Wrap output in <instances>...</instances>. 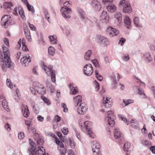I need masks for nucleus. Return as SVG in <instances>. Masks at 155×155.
<instances>
[{"label":"nucleus","mask_w":155,"mask_h":155,"mask_svg":"<svg viewBox=\"0 0 155 155\" xmlns=\"http://www.w3.org/2000/svg\"><path fill=\"white\" fill-rule=\"evenodd\" d=\"M2 48L4 57L3 61L1 62V66L3 70L6 71L7 68L11 69L13 68L14 64L11 60L10 52L8 48L4 46H3Z\"/></svg>","instance_id":"nucleus-1"},{"label":"nucleus","mask_w":155,"mask_h":155,"mask_svg":"<svg viewBox=\"0 0 155 155\" xmlns=\"http://www.w3.org/2000/svg\"><path fill=\"white\" fill-rule=\"evenodd\" d=\"M30 89L31 93L34 95L35 94L36 91L41 95H44L46 93L45 88L39 83H33L32 87H31Z\"/></svg>","instance_id":"nucleus-2"},{"label":"nucleus","mask_w":155,"mask_h":155,"mask_svg":"<svg viewBox=\"0 0 155 155\" xmlns=\"http://www.w3.org/2000/svg\"><path fill=\"white\" fill-rule=\"evenodd\" d=\"M43 64L42 66V68L48 75L51 76L52 81L55 83L56 81L55 71L53 69V66L49 65L48 67L45 65L43 63Z\"/></svg>","instance_id":"nucleus-3"},{"label":"nucleus","mask_w":155,"mask_h":155,"mask_svg":"<svg viewBox=\"0 0 155 155\" xmlns=\"http://www.w3.org/2000/svg\"><path fill=\"white\" fill-rule=\"evenodd\" d=\"M107 116L105 119V120L107 124L111 127H113L115 124L114 120L115 119V115L112 113L111 111L108 110L107 112Z\"/></svg>","instance_id":"nucleus-4"},{"label":"nucleus","mask_w":155,"mask_h":155,"mask_svg":"<svg viewBox=\"0 0 155 155\" xmlns=\"http://www.w3.org/2000/svg\"><path fill=\"white\" fill-rule=\"evenodd\" d=\"M92 150L94 155L99 154L100 150V145L97 141H93L91 144Z\"/></svg>","instance_id":"nucleus-5"},{"label":"nucleus","mask_w":155,"mask_h":155,"mask_svg":"<svg viewBox=\"0 0 155 155\" xmlns=\"http://www.w3.org/2000/svg\"><path fill=\"white\" fill-rule=\"evenodd\" d=\"M114 135L115 138L118 139V142L119 143L121 144L124 141L123 135L119 131V128L115 129Z\"/></svg>","instance_id":"nucleus-6"},{"label":"nucleus","mask_w":155,"mask_h":155,"mask_svg":"<svg viewBox=\"0 0 155 155\" xmlns=\"http://www.w3.org/2000/svg\"><path fill=\"white\" fill-rule=\"evenodd\" d=\"M83 71L85 75L87 76L91 75L93 72L92 65L90 64L85 65L83 67Z\"/></svg>","instance_id":"nucleus-7"},{"label":"nucleus","mask_w":155,"mask_h":155,"mask_svg":"<svg viewBox=\"0 0 155 155\" xmlns=\"http://www.w3.org/2000/svg\"><path fill=\"white\" fill-rule=\"evenodd\" d=\"M61 12L64 17L67 18H70V15L72 12L71 8L62 7L61 9Z\"/></svg>","instance_id":"nucleus-8"},{"label":"nucleus","mask_w":155,"mask_h":155,"mask_svg":"<svg viewBox=\"0 0 155 155\" xmlns=\"http://www.w3.org/2000/svg\"><path fill=\"white\" fill-rule=\"evenodd\" d=\"M87 109V106L85 103H81L78 108V113L79 114L83 115L86 113Z\"/></svg>","instance_id":"nucleus-9"},{"label":"nucleus","mask_w":155,"mask_h":155,"mask_svg":"<svg viewBox=\"0 0 155 155\" xmlns=\"http://www.w3.org/2000/svg\"><path fill=\"white\" fill-rule=\"evenodd\" d=\"M29 142L31 147L28 149L27 152L29 153L30 155H34L35 153V150L36 149V144L31 139L29 140Z\"/></svg>","instance_id":"nucleus-10"},{"label":"nucleus","mask_w":155,"mask_h":155,"mask_svg":"<svg viewBox=\"0 0 155 155\" xmlns=\"http://www.w3.org/2000/svg\"><path fill=\"white\" fill-rule=\"evenodd\" d=\"M78 11L80 15L81 16L82 21L85 23H87L90 22V21L86 17L85 12L81 8H78Z\"/></svg>","instance_id":"nucleus-11"},{"label":"nucleus","mask_w":155,"mask_h":155,"mask_svg":"<svg viewBox=\"0 0 155 155\" xmlns=\"http://www.w3.org/2000/svg\"><path fill=\"white\" fill-rule=\"evenodd\" d=\"M31 62L30 57L28 54H26L21 59V62L22 65L25 67L28 66Z\"/></svg>","instance_id":"nucleus-12"},{"label":"nucleus","mask_w":155,"mask_h":155,"mask_svg":"<svg viewBox=\"0 0 155 155\" xmlns=\"http://www.w3.org/2000/svg\"><path fill=\"white\" fill-rule=\"evenodd\" d=\"M91 5L94 10L97 12L99 11L101 8V4L97 0H94L91 2Z\"/></svg>","instance_id":"nucleus-13"},{"label":"nucleus","mask_w":155,"mask_h":155,"mask_svg":"<svg viewBox=\"0 0 155 155\" xmlns=\"http://www.w3.org/2000/svg\"><path fill=\"white\" fill-rule=\"evenodd\" d=\"M23 29L25 34L26 36V38L29 42L31 41L30 30L27 25L23 26Z\"/></svg>","instance_id":"nucleus-14"},{"label":"nucleus","mask_w":155,"mask_h":155,"mask_svg":"<svg viewBox=\"0 0 155 155\" xmlns=\"http://www.w3.org/2000/svg\"><path fill=\"white\" fill-rule=\"evenodd\" d=\"M92 125V122H90L89 121H85L84 123V128L87 131L88 134L89 135V136L92 137L91 135V133L90 128H91Z\"/></svg>","instance_id":"nucleus-15"},{"label":"nucleus","mask_w":155,"mask_h":155,"mask_svg":"<svg viewBox=\"0 0 155 155\" xmlns=\"http://www.w3.org/2000/svg\"><path fill=\"white\" fill-rule=\"evenodd\" d=\"M123 12L126 13H130L132 12V9L130 4L126 2L123 8Z\"/></svg>","instance_id":"nucleus-16"},{"label":"nucleus","mask_w":155,"mask_h":155,"mask_svg":"<svg viewBox=\"0 0 155 155\" xmlns=\"http://www.w3.org/2000/svg\"><path fill=\"white\" fill-rule=\"evenodd\" d=\"M98 39L99 41V42L100 44H102L104 46H107L108 44V41L107 38L103 36H100L98 38Z\"/></svg>","instance_id":"nucleus-17"},{"label":"nucleus","mask_w":155,"mask_h":155,"mask_svg":"<svg viewBox=\"0 0 155 155\" xmlns=\"http://www.w3.org/2000/svg\"><path fill=\"white\" fill-rule=\"evenodd\" d=\"M107 11L110 13H114L117 10V7L113 4H109L107 6Z\"/></svg>","instance_id":"nucleus-18"},{"label":"nucleus","mask_w":155,"mask_h":155,"mask_svg":"<svg viewBox=\"0 0 155 155\" xmlns=\"http://www.w3.org/2000/svg\"><path fill=\"white\" fill-rule=\"evenodd\" d=\"M130 146V143L127 142H126L124 145L123 150L127 152L126 154L127 155L129 154L131 151V150H129Z\"/></svg>","instance_id":"nucleus-19"},{"label":"nucleus","mask_w":155,"mask_h":155,"mask_svg":"<svg viewBox=\"0 0 155 155\" xmlns=\"http://www.w3.org/2000/svg\"><path fill=\"white\" fill-rule=\"evenodd\" d=\"M124 23L125 27L128 29L131 28V21L129 17L126 16L124 19Z\"/></svg>","instance_id":"nucleus-20"},{"label":"nucleus","mask_w":155,"mask_h":155,"mask_svg":"<svg viewBox=\"0 0 155 155\" xmlns=\"http://www.w3.org/2000/svg\"><path fill=\"white\" fill-rule=\"evenodd\" d=\"M108 31H110V34L112 36H116L119 33V31L110 27L108 28Z\"/></svg>","instance_id":"nucleus-21"},{"label":"nucleus","mask_w":155,"mask_h":155,"mask_svg":"<svg viewBox=\"0 0 155 155\" xmlns=\"http://www.w3.org/2000/svg\"><path fill=\"white\" fill-rule=\"evenodd\" d=\"M101 17L103 20H104V22L106 23L108 22L109 17L107 14L106 12L103 11L101 13Z\"/></svg>","instance_id":"nucleus-22"},{"label":"nucleus","mask_w":155,"mask_h":155,"mask_svg":"<svg viewBox=\"0 0 155 155\" xmlns=\"http://www.w3.org/2000/svg\"><path fill=\"white\" fill-rule=\"evenodd\" d=\"M22 1L25 4H26L27 7L29 11H31L32 12V14L34 13L35 9L34 7L32 5H29L28 2L27 0H22Z\"/></svg>","instance_id":"nucleus-23"},{"label":"nucleus","mask_w":155,"mask_h":155,"mask_svg":"<svg viewBox=\"0 0 155 155\" xmlns=\"http://www.w3.org/2000/svg\"><path fill=\"white\" fill-rule=\"evenodd\" d=\"M69 88H70L71 92L73 94H75L78 92V88L76 87H74L72 83H70L69 85Z\"/></svg>","instance_id":"nucleus-24"},{"label":"nucleus","mask_w":155,"mask_h":155,"mask_svg":"<svg viewBox=\"0 0 155 155\" xmlns=\"http://www.w3.org/2000/svg\"><path fill=\"white\" fill-rule=\"evenodd\" d=\"M109 98L106 97V100L104 101V105L106 108H107L110 107L112 104V102L109 101Z\"/></svg>","instance_id":"nucleus-25"},{"label":"nucleus","mask_w":155,"mask_h":155,"mask_svg":"<svg viewBox=\"0 0 155 155\" xmlns=\"http://www.w3.org/2000/svg\"><path fill=\"white\" fill-rule=\"evenodd\" d=\"M144 57L146 61L150 62L153 60L149 52L145 53L144 55Z\"/></svg>","instance_id":"nucleus-26"},{"label":"nucleus","mask_w":155,"mask_h":155,"mask_svg":"<svg viewBox=\"0 0 155 155\" xmlns=\"http://www.w3.org/2000/svg\"><path fill=\"white\" fill-rule=\"evenodd\" d=\"M49 38L51 43L55 45L57 44V38L56 36H54L52 35L49 36Z\"/></svg>","instance_id":"nucleus-27"},{"label":"nucleus","mask_w":155,"mask_h":155,"mask_svg":"<svg viewBox=\"0 0 155 155\" xmlns=\"http://www.w3.org/2000/svg\"><path fill=\"white\" fill-rule=\"evenodd\" d=\"M22 110L24 117H27L29 114V110L27 106H26L25 107H23Z\"/></svg>","instance_id":"nucleus-28"},{"label":"nucleus","mask_w":155,"mask_h":155,"mask_svg":"<svg viewBox=\"0 0 155 155\" xmlns=\"http://www.w3.org/2000/svg\"><path fill=\"white\" fill-rule=\"evenodd\" d=\"M19 13L20 15L21 18L22 19H25V15H24V12L23 9L21 6H19L18 8Z\"/></svg>","instance_id":"nucleus-29"},{"label":"nucleus","mask_w":155,"mask_h":155,"mask_svg":"<svg viewBox=\"0 0 155 155\" xmlns=\"http://www.w3.org/2000/svg\"><path fill=\"white\" fill-rule=\"evenodd\" d=\"M122 15L120 12H117L115 14L114 17L117 18L118 22L120 23L121 22Z\"/></svg>","instance_id":"nucleus-30"},{"label":"nucleus","mask_w":155,"mask_h":155,"mask_svg":"<svg viewBox=\"0 0 155 155\" xmlns=\"http://www.w3.org/2000/svg\"><path fill=\"white\" fill-rule=\"evenodd\" d=\"M2 105L3 108L7 111H9L8 105L7 102L5 99H4L2 101Z\"/></svg>","instance_id":"nucleus-31"},{"label":"nucleus","mask_w":155,"mask_h":155,"mask_svg":"<svg viewBox=\"0 0 155 155\" xmlns=\"http://www.w3.org/2000/svg\"><path fill=\"white\" fill-rule=\"evenodd\" d=\"M39 148V147H38V151L35 152V153L34 155H45L46 154L45 151V150L44 151L41 150V148Z\"/></svg>","instance_id":"nucleus-32"},{"label":"nucleus","mask_w":155,"mask_h":155,"mask_svg":"<svg viewBox=\"0 0 155 155\" xmlns=\"http://www.w3.org/2000/svg\"><path fill=\"white\" fill-rule=\"evenodd\" d=\"M12 5V4L11 2H5L4 4L3 7L5 9L10 11L12 9L11 7Z\"/></svg>","instance_id":"nucleus-33"},{"label":"nucleus","mask_w":155,"mask_h":155,"mask_svg":"<svg viewBox=\"0 0 155 155\" xmlns=\"http://www.w3.org/2000/svg\"><path fill=\"white\" fill-rule=\"evenodd\" d=\"M73 100L74 102L77 103V106L79 103L82 102V97L80 95H78L74 97Z\"/></svg>","instance_id":"nucleus-34"},{"label":"nucleus","mask_w":155,"mask_h":155,"mask_svg":"<svg viewBox=\"0 0 155 155\" xmlns=\"http://www.w3.org/2000/svg\"><path fill=\"white\" fill-rule=\"evenodd\" d=\"M134 23L136 26L138 27H142V25L139 23V18L138 17H135L134 18Z\"/></svg>","instance_id":"nucleus-35"},{"label":"nucleus","mask_w":155,"mask_h":155,"mask_svg":"<svg viewBox=\"0 0 155 155\" xmlns=\"http://www.w3.org/2000/svg\"><path fill=\"white\" fill-rule=\"evenodd\" d=\"M48 53L49 55L53 56L55 53V49L52 46H50L48 49Z\"/></svg>","instance_id":"nucleus-36"},{"label":"nucleus","mask_w":155,"mask_h":155,"mask_svg":"<svg viewBox=\"0 0 155 155\" xmlns=\"http://www.w3.org/2000/svg\"><path fill=\"white\" fill-rule=\"evenodd\" d=\"M91 53L92 51L91 50H90L86 52L84 55V58L86 60H90Z\"/></svg>","instance_id":"nucleus-37"},{"label":"nucleus","mask_w":155,"mask_h":155,"mask_svg":"<svg viewBox=\"0 0 155 155\" xmlns=\"http://www.w3.org/2000/svg\"><path fill=\"white\" fill-rule=\"evenodd\" d=\"M134 102V101L131 100H123V103H124L122 105L123 107H125L126 106L129 104L133 103Z\"/></svg>","instance_id":"nucleus-38"},{"label":"nucleus","mask_w":155,"mask_h":155,"mask_svg":"<svg viewBox=\"0 0 155 155\" xmlns=\"http://www.w3.org/2000/svg\"><path fill=\"white\" fill-rule=\"evenodd\" d=\"M111 79L113 81V84L114 85V87H113V89H114V88L116 87L117 83L116 81V76L114 74H113L111 76Z\"/></svg>","instance_id":"nucleus-39"},{"label":"nucleus","mask_w":155,"mask_h":155,"mask_svg":"<svg viewBox=\"0 0 155 155\" xmlns=\"http://www.w3.org/2000/svg\"><path fill=\"white\" fill-rule=\"evenodd\" d=\"M10 17L9 15H4L1 19V21H9Z\"/></svg>","instance_id":"nucleus-40"},{"label":"nucleus","mask_w":155,"mask_h":155,"mask_svg":"<svg viewBox=\"0 0 155 155\" xmlns=\"http://www.w3.org/2000/svg\"><path fill=\"white\" fill-rule=\"evenodd\" d=\"M11 22L9 21H1V24L2 26L5 28H7L9 25V23H10Z\"/></svg>","instance_id":"nucleus-41"},{"label":"nucleus","mask_w":155,"mask_h":155,"mask_svg":"<svg viewBox=\"0 0 155 155\" xmlns=\"http://www.w3.org/2000/svg\"><path fill=\"white\" fill-rule=\"evenodd\" d=\"M41 99L43 100L44 102L49 105L51 104L49 100L47 98L45 97L41 96Z\"/></svg>","instance_id":"nucleus-42"},{"label":"nucleus","mask_w":155,"mask_h":155,"mask_svg":"<svg viewBox=\"0 0 155 155\" xmlns=\"http://www.w3.org/2000/svg\"><path fill=\"white\" fill-rule=\"evenodd\" d=\"M138 92L139 94L141 95H143L144 96L143 97H144V98H146L147 97L146 95L144 93V91L142 89L138 88Z\"/></svg>","instance_id":"nucleus-43"},{"label":"nucleus","mask_w":155,"mask_h":155,"mask_svg":"<svg viewBox=\"0 0 155 155\" xmlns=\"http://www.w3.org/2000/svg\"><path fill=\"white\" fill-rule=\"evenodd\" d=\"M69 2H71L70 1H69L64 2V8H69V7L71 6L72 5L71 4H70Z\"/></svg>","instance_id":"nucleus-44"},{"label":"nucleus","mask_w":155,"mask_h":155,"mask_svg":"<svg viewBox=\"0 0 155 155\" xmlns=\"http://www.w3.org/2000/svg\"><path fill=\"white\" fill-rule=\"evenodd\" d=\"M94 82L95 86V90L96 91H97L100 89L99 84L96 80Z\"/></svg>","instance_id":"nucleus-45"},{"label":"nucleus","mask_w":155,"mask_h":155,"mask_svg":"<svg viewBox=\"0 0 155 155\" xmlns=\"http://www.w3.org/2000/svg\"><path fill=\"white\" fill-rule=\"evenodd\" d=\"M91 61L96 68L99 67V64L98 62L97 61V59L92 60Z\"/></svg>","instance_id":"nucleus-46"},{"label":"nucleus","mask_w":155,"mask_h":155,"mask_svg":"<svg viewBox=\"0 0 155 155\" xmlns=\"http://www.w3.org/2000/svg\"><path fill=\"white\" fill-rule=\"evenodd\" d=\"M70 145L72 148H74L75 147V143L74 141H72L70 138H68Z\"/></svg>","instance_id":"nucleus-47"},{"label":"nucleus","mask_w":155,"mask_h":155,"mask_svg":"<svg viewBox=\"0 0 155 155\" xmlns=\"http://www.w3.org/2000/svg\"><path fill=\"white\" fill-rule=\"evenodd\" d=\"M123 60L124 61H127L129 59V56L128 54H126L124 55L122 57Z\"/></svg>","instance_id":"nucleus-48"},{"label":"nucleus","mask_w":155,"mask_h":155,"mask_svg":"<svg viewBox=\"0 0 155 155\" xmlns=\"http://www.w3.org/2000/svg\"><path fill=\"white\" fill-rule=\"evenodd\" d=\"M134 120H132L131 121V124L132 126L134 128H137L138 126V124L137 122H134Z\"/></svg>","instance_id":"nucleus-49"},{"label":"nucleus","mask_w":155,"mask_h":155,"mask_svg":"<svg viewBox=\"0 0 155 155\" xmlns=\"http://www.w3.org/2000/svg\"><path fill=\"white\" fill-rule=\"evenodd\" d=\"M120 118L121 119V120H123L127 125H128L129 124V122L123 116H120Z\"/></svg>","instance_id":"nucleus-50"},{"label":"nucleus","mask_w":155,"mask_h":155,"mask_svg":"<svg viewBox=\"0 0 155 155\" xmlns=\"http://www.w3.org/2000/svg\"><path fill=\"white\" fill-rule=\"evenodd\" d=\"M24 137V134L23 132H21L18 134V137L19 139H22Z\"/></svg>","instance_id":"nucleus-51"},{"label":"nucleus","mask_w":155,"mask_h":155,"mask_svg":"<svg viewBox=\"0 0 155 155\" xmlns=\"http://www.w3.org/2000/svg\"><path fill=\"white\" fill-rule=\"evenodd\" d=\"M46 84L47 86L49 87L50 89V90L52 91V90L53 89V87L52 86L51 84L48 82V80H47L46 81Z\"/></svg>","instance_id":"nucleus-52"},{"label":"nucleus","mask_w":155,"mask_h":155,"mask_svg":"<svg viewBox=\"0 0 155 155\" xmlns=\"http://www.w3.org/2000/svg\"><path fill=\"white\" fill-rule=\"evenodd\" d=\"M44 143V141L41 138H39L37 141V143L38 145H43Z\"/></svg>","instance_id":"nucleus-53"},{"label":"nucleus","mask_w":155,"mask_h":155,"mask_svg":"<svg viewBox=\"0 0 155 155\" xmlns=\"http://www.w3.org/2000/svg\"><path fill=\"white\" fill-rule=\"evenodd\" d=\"M6 83L7 86L9 88H11L12 84V83L11 82L10 80H8V79H7L6 80Z\"/></svg>","instance_id":"nucleus-54"},{"label":"nucleus","mask_w":155,"mask_h":155,"mask_svg":"<svg viewBox=\"0 0 155 155\" xmlns=\"http://www.w3.org/2000/svg\"><path fill=\"white\" fill-rule=\"evenodd\" d=\"M61 131L64 135H67L68 132V129L64 127L61 129Z\"/></svg>","instance_id":"nucleus-55"},{"label":"nucleus","mask_w":155,"mask_h":155,"mask_svg":"<svg viewBox=\"0 0 155 155\" xmlns=\"http://www.w3.org/2000/svg\"><path fill=\"white\" fill-rule=\"evenodd\" d=\"M29 27L31 30L35 31L36 29V27L33 24H31L29 22H28Z\"/></svg>","instance_id":"nucleus-56"},{"label":"nucleus","mask_w":155,"mask_h":155,"mask_svg":"<svg viewBox=\"0 0 155 155\" xmlns=\"http://www.w3.org/2000/svg\"><path fill=\"white\" fill-rule=\"evenodd\" d=\"M125 41V39L123 38H121L119 40V44H120L122 46L124 45Z\"/></svg>","instance_id":"nucleus-57"},{"label":"nucleus","mask_w":155,"mask_h":155,"mask_svg":"<svg viewBox=\"0 0 155 155\" xmlns=\"http://www.w3.org/2000/svg\"><path fill=\"white\" fill-rule=\"evenodd\" d=\"M5 127L8 131H10L11 129L10 125L7 123L5 124Z\"/></svg>","instance_id":"nucleus-58"},{"label":"nucleus","mask_w":155,"mask_h":155,"mask_svg":"<svg viewBox=\"0 0 155 155\" xmlns=\"http://www.w3.org/2000/svg\"><path fill=\"white\" fill-rule=\"evenodd\" d=\"M74 130L75 131V132L76 133V135L78 138L80 140H81V138L80 137V134L77 131V130H76L75 128H74Z\"/></svg>","instance_id":"nucleus-59"},{"label":"nucleus","mask_w":155,"mask_h":155,"mask_svg":"<svg viewBox=\"0 0 155 155\" xmlns=\"http://www.w3.org/2000/svg\"><path fill=\"white\" fill-rule=\"evenodd\" d=\"M96 77L97 79L100 81H102L103 80V78L102 76L100 74L96 76Z\"/></svg>","instance_id":"nucleus-60"},{"label":"nucleus","mask_w":155,"mask_h":155,"mask_svg":"<svg viewBox=\"0 0 155 155\" xmlns=\"http://www.w3.org/2000/svg\"><path fill=\"white\" fill-rule=\"evenodd\" d=\"M104 60L106 64L109 63L110 62V60L109 57L105 56L104 57Z\"/></svg>","instance_id":"nucleus-61"},{"label":"nucleus","mask_w":155,"mask_h":155,"mask_svg":"<svg viewBox=\"0 0 155 155\" xmlns=\"http://www.w3.org/2000/svg\"><path fill=\"white\" fill-rule=\"evenodd\" d=\"M150 150L152 153L155 154V147H154V146H151L150 148Z\"/></svg>","instance_id":"nucleus-62"},{"label":"nucleus","mask_w":155,"mask_h":155,"mask_svg":"<svg viewBox=\"0 0 155 155\" xmlns=\"http://www.w3.org/2000/svg\"><path fill=\"white\" fill-rule=\"evenodd\" d=\"M150 49L152 51H155V42L152 44L150 46Z\"/></svg>","instance_id":"nucleus-63"},{"label":"nucleus","mask_w":155,"mask_h":155,"mask_svg":"<svg viewBox=\"0 0 155 155\" xmlns=\"http://www.w3.org/2000/svg\"><path fill=\"white\" fill-rule=\"evenodd\" d=\"M44 117L40 115H39L37 117L38 120L41 122L42 121L44 120Z\"/></svg>","instance_id":"nucleus-64"}]
</instances>
